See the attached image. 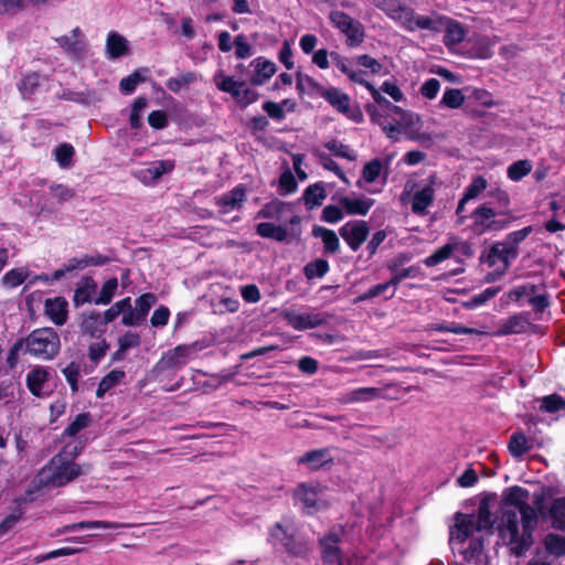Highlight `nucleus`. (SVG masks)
Returning <instances> with one entry per match:
<instances>
[{
  "label": "nucleus",
  "instance_id": "obj_20",
  "mask_svg": "<svg viewBox=\"0 0 565 565\" xmlns=\"http://www.w3.org/2000/svg\"><path fill=\"white\" fill-rule=\"evenodd\" d=\"M330 58L332 63L354 83H365L366 73L354 67V61L340 55L338 52H331Z\"/></svg>",
  "mask_w": 565,
  "mask_h": 565
},
{
  "label": "nucleus",
  "instance_id": "obj_54",
  "mask_svg": "<svg viewBox=\"0 0 565 565\" xmlns=\"http://www.w3.org/2000/svg\"><path fill=\"white\" fill-rule=\"evenodd\" d=\"M540 403V409L547 413H555L561 409H565V399L556 394H552L541 399H537Z\"/></svg>",
  "mask_w": 565,
  "mask_h": 565
},
{
  "label": "nucleus",
  "instance_id": "obj_21",
  "mask_svg": "<svg viewBox=\"0 0 565 565\" xmlns=\"http://www.w3.org/2000/svg\"><path fill=\"white\" fill-rule=\"evenodd\" d=\"M81 330L84 334L99 338L106 331L105 320L98 311H90L82 316Z\"/></svg>",
  "mask_w": 565,
  "mask_h": 565
},
{
  "label": "nucleus",
  "instance_id": "obj_29",
  "mask_svg": "<svg viewBox=\"0 0 565 565\" xmlns=\"http://www.w3.org/2000/svg\"><path fill=\"white\" fill-rule=\"evenodd\" d=\"M254 74L249 78V83L254 85H263L266 81H268L276 72L275 63L265 60L263 57H258L253 62Z\"/></svg>",
  "mask_w": 565,
  "mask_h": 565
},
{
  "label": "nucleus",
  "instance_id": "obj_50",
  "mask_svg": "<svg viewBox=\"0 0 565 565\" xmlns=\"http://www.w3.org/2000/svg\"><path fill=\"white\" fill-rule=\"evenodd\" d=\"M87 267V262L85 260V255L82 257H74L68 259L61 268L56 269L53 273V279L60 280L66 274L81 270Z\"/></svg>",
  "mask_w": 565,
  "mask_h": 565
},
{
  "label": "nucleus",
  "instance_id": "obj_10",
  "mask_svg": "<svg viewBox=\"0 0 565 565\" xmlns=\"http://www.w3.org/2000/svg\"><path fill=\"white\" fill-rule=\"evenodd\" d=\"M394 21L406 31L414 32L416 30L437 31L444 19L437 15L416 14L413 9L404 6Z\"/></svg>",
  "mask_w": 565,
  "mask_h": 565
},
{
  "label": "nucleus",
  "instance_id": "obj_9",
  "mask_svg": "<svg viewBox=\"0 0 565 565\" xmlns=\"http://www.w3.org/2000/svg\"><path fill=\"white\" fill-rule=\"evenodd\" d=\"M295 500L309 514L327 508L329 502L323 488L307 483L299 484L296 488Z\"/></svg>",
  "mask_w": 565,
  "mask_h": 565
},
{
  "label": "nucleus",
  "instance_id": "obj_5",
  "mask_svg": "<svg viewBox=\"0 0 565 565\" xmlns=\"http://www.w3.org/2000/svg\"><path fill=\"white\" fill-rule=\"evenodd\" d=\"M26 351L40 359L54 358L61 347L60 337L52 328H42L32 331L24 342Z\"/></svg>",
  "mask_w": 565,
  "mask_h": 565
},
{
  "label": "nucleus",
  "instance_id": "obj_38",
  "mask_svg": "<svg viewBox=\"0 0 565 565\" xmlns=\"http://www.w3.org/2000/svg\"><path fill=\"white\" fill-rule=\"evenodd\" d=\"M545 552L554 557L565 556V536L556 533H548L543 539Z\"/></svg>",
  "mask_w": 565,
  "mask_h": 565
},
{
  "label": "nucleus",
  "instance_id": "obj_57",
  "mask_svg": "<svg viewBox=\"0 0 565 565\" xmlns=\"http://www.w3.org/2000/svg\"><path fill=\"white\" fill-rule=\"evenodd\" d=\"M329 270V264L324 259H316L306 265L305 275L308 279L321 278Z\"/></svg>",
  "mask_w": 565,
  "mask_h": 565
},
{
  "label": "nucleus",
  "instance_id": "obj_51",
  "mask_svg": "<svg viewBox=\"0 0 565 565\" xmlns=\"http://www.w3.org/2000/svg\"><path fill=\"white\" fill-rule=\"evenodd\" d=\"M530 160H519L509 166L507 170L508 178L512 181H520L532 171Z\"/></svg>",
  "mask_w": 565,
  "mask_h": 565
},
{
  "label": "nucleus",
  "instance_id": "obj_11",
  "mask_svg": "<svg viewBox=\"0 0 565 565\" xmlns=\"http://www.w3.org/2000/svg\"><path fill=\"white\" fill-rule=\"evenodd\" d=\"M529 491L522 487H511L504 490L501 500V513L514 510L523 518L537 516L536 511L529 504Z\"/></svg>",
  "mask_w": 565,
  "mask_h": 565
},
{
  "label": "nucleus",
  "instance_id": "obj_49",
  "mask_svg": "<svg viewBox=\"0 0 565 565\" xmlns=\"http://www.w3.org/2000/svg\"><path fill=\"white\" fill-rule=\"evenodd\" d=\"M47 375L49 373L44 369H34L28 374V386L34 395H41L43 385L47 381Z\"/></svg>",
  "mask_w": 565,
  "mask_h": 565
},
{
  "label": "nucleus",
  "instance_id": "obj_30",
  "mask_svg": "<svg viewBox=\"0 0 565 565\" xmlns=\"http://www.w3.org/2000/svg\"><path fill=\"white\" fill-rule=\"evenodd\" d=\"M366 109H367L369 114L371 115L372 120L377 122L382 127L383 131L390 138H395L396 135H398L401 132L403 126H411L415 121L418 120V117L416 116L413 119V121L409 124L408 120H403L401 118V116L397 115L398 116V120L395 124H388V122H386V121L381 119V116L377 114V110L375 109V107L367 106Z\"/></svg>",
  "mask_w": 565,
  "mask_h": 565
},
{
  "label": "nucleus",
  "instance_id": "obj_27",
  "mask_svg": "<svg viewBox=\"0 0 565 565\" xmlns=\"http://www.w3.org/2000/svg\"><path fill=\"white\" fill-rule=\"evenodd\" d=\"M45 313L57 326H62L67 319V302L61 297L46 299Z\"/></svg>",
  "mask_w": 565,
  "mask_h": 565
},
{
  "label": "nucleus",
  "instance_id": "obj_31",
  "mask_svg": "<svg viewBox=\"0 0 565 565\" xmlns=\"http://www.w3.org/2000/svg\"><path fill=\"white\" fill-rule=\"evenodd\" d=\"M331 461L332 456L328 449L312 450L298 459V462L303 465L309 470L320 469Z\"/></svg>",
  "mask_w": 565,
  "mask_h": 565
},
{
  "label": "nucleus",
  "instance_id": "obj_56",
  "mask_svg": "<svg viewBox=\"0 0 565 565\" xmlns=\"http://www.w3.org/2000/svg\"><path fill=\"white\" fill-rule=\"evenodd\" d=\"M288 209L287 204L279 202V201H273L268 204H266L260 212L258 213L259 216L265 218H273L280 221L281 214Z\"/></svg>",
  "mask_w": 565,
  "mask_h": 565
},
{
  "label": "nucleus",
  "instance_id": "obj_61",
  "mask_svg": "<svg viewBox=\"0 0 565 565\" xmlns=\"http://www.w3.org/2000/svg\"><path fill=\"white\" fill-rule=\"evenodd\" d=\"M244 196H245L244 189L238 186L235 190H233L232 192H230L228 194L223 195L221 201L225 207L233 210L235 207L242 206Z\"/></svg>",
  "mask_w": 565,
  "mask_h": 565
},
{
  "label": "nucleus",
  "instance_id": "obj_34",
  "mask_svg": "<svg viewBox=\"0 0 565 565\" xmlns=\"http://www.w3.org/2000/svg\"><path fill=\"white\" fill-rule=\"evenodd\" d=\"M380 396V390L375 387H360L341 395L340 402L343 404L369 402Z\"/></svg>",
  "mask_w": 565,
  "mask_h": 565
},
{
  "label": "nucleus",
  "instance_id": "obj_35",
  "mask_svg": "<svg viewBox=\"0 0 565 565\" xmlns=\"http://www.w3.org/2000/svg\"><path fill=\"white\" fill-rule=\"evenodd\" d=\"M487 180L483 177H476L471 183L466 188L465 193L459 201L457 207V214H461L463 212L465 205L472 199L479 196L487 189Z\"/></svg>",
  "mask_w": 565,
  "mask_h": 565
},
{
  "label": "nucleus",
  "instance_id": "obj_4",
  "mask_svg": "<svg viewBox=\"0 0 565 565\" xmlns=\"http://www.w3.org/2000/svg\"><path fill=\"white\" fill-rule=\"evenodd\" d=\"M84 472L85 470L75 462L56 456L42 469L40 478L45 486L57 488L67 484Z\"/></svg>",
  "mask_w": 565,
  "mask_h": 565
},
{
  "label": "nucleus",
  "instance_id": "obj_17",
  "mask_svg": "<svg viewBox=\"0 0 565 565\" xmlns=\"http://www.w3.org/2000/svg\"><path fill=\"white\" fill-rule=\"evenodd\" d=\"M339 233L348 246L356 252L366 241L370 227L365 221H349L341 226Z\"/></svg>",
  "mask_w": 565,
  "mask_h": 565
},
{
  "label": "nucleus",
  "instance_id": "obj_13",
  "mask_svg": "<svg viewBox=\"0 0 565 565\" xmlns=\"http://www.w3.org/2000/svg\"><path fill=\"white\" fill-rule=\"evenodd\" d=\"M195 352V345L182 344L167 351L156 365L159 373L178 371L185 366Z\"/></svg>",
  "mask_w": 565,
  "mask_h": 565
},
{
  "label": "nucleus",
  "instance_id": "obj_22",
  "mask_svg": "<svg viewBox=\"0 0 565 565\" xmlns=\"http://www.w3.org/2000/svg\"><path fill=\"white\" fill-rule=\"evenodd\" d=\"M361 85L365 86V88L370 92L374 102L381 107L392 111L396 115H399L403 120H408L411 124L413 119L416 117L414 113L403 110L401 107L393 105L390 100H387L379 89H376L370 82L365 79V83H361Z\"/></svg>",
  "mask_w": 565,
  "mask_h": 565
},
{
  "label": "nucleus",
  "instance_id": "obj_62",
  "mask_svg": "<svg viewBox=\"0 0 565 565\" xmlns=\"http://www.w3.org/2000/svg\"><path fill=\"white\" fill-rule=\"evenodd\" d=\"M74 148L70 143L60 145L54 151L56 161L63 168L68 167L71 164V160L74 156Z\"/></svg>",
  "mask_w": 565,
  "mask_h": 565
},
{
  "label": "nucleus",
  "instance_id": "obj_2",
  "mask_svg": "<svg viewBox=\"0 0 565 565\" xmlns=\"http://www.w3.org/2000/svg\"><path fill=\"white\" fill-rule=\"evenodd\" d=\"M536 524L537 516L523 518L514 510H507L505 513H501L497 527L499 540L519 556L532 545V534Z\"/></svg>",
  "mask_w": 565,
  "mask_h": 565
},
{
  "label": "nucleus",
  "instance_id": "obj_28",
  "mask_svg": "<svg viewBox=\"0 0 565 565\" xmlns=\"http://www.w3.org/2000/svg\"><path fill=\"white\" fill-rule=\"evenodd\" d=\"M128 50V41L121 34L115 31L108 33L105 51L109 58H119L126 55Z\"/></svg>",
  "mask_w": 565,
  "mask_h": 565
},
{
  "label": "nucleus",
  "instance_id": "obj_16",
  "mask_svg": "<svg viewBox=\"0 0 565 565\" xmlns=\"http://www.w3.org/2000/svg\"><path fill=\"white\" fill-rule=\"evenodd\" d=\"M284 317L287 323L298 331L317 328L328 320L327 315L315 310L306 312L287 310Z\"/></svg>",
  "mask_w": 565,
  "mask_h": 565
},
{
  "label": "nucleus",
  "instance_id": "obj_43",
  "mask_svg": "<svg viewBox=\"0 0 565 565\" xmlns=\"http://www.w3.org/2000/svg\"><path fill=\"white\" fill-rule=\"evenodd\" d=\"M96 282L92 278H86L83 286L78 287L74 294V305L79 307L92 301V297L96 291Z\"/></svg>",
  "mask_w": 565,
  "mask_h": 565
},
{
  "label": "nucleus",
  "instance_id": "obj_46",
  "mask_svg": "<svg viewBox=\"0 0 565 565\" xmlns=\"http://www.w3.org/2000/svg\"><path fill=\"white\" fill-rule=\"evenodd\" d=\"M388 268L394 273L393 277L391 278V282L393 284V290L391 291L390 297L394 296L397 285L403 279L408 278V277L415 278L419 274V268L416 266H411L408 268L397 270V263H395V262L388 264Z\"/></svg>",
  "mask_w": 565,
  "mask_h": 565
},
{
  "label": "nucleus",
  "instance_id": "obj_64",
  "mask_svg": "<svg viewBox=\"0 0 565 565\" xmlns=\"http://www.w3.org/2000/svg\"><path fill=\"white\" fill-rule=\"evenodd\" d=\"M376 7L383 10L392 20H395L404 6L397 0H376Z\"/></svg>",
  "mask_w": 565,
  "mask_h": 565
},
{
  "label": "nucleus",
  "instance_id": "obj_44",
  "mask_svg": "<svg viewBox=\"0 0 565 565\" xmlns=\"http://www.w3.org/2000/svg\"><path fill=\"white\" fill-rule=\"evenodd\" d=\"M125 377V372L120 370H113L107 375H105L99 382L98 388L96 391V396L98 398L104 397V395L114 386L119 384Z\"/></svg>",
  "mask_w": 565,
  "mask_h": 565
},
{
  "label": "nucleus",
  "instance_id": "obj_26",
  "mask_svg": "<svg viewBox=\"0 0 565 565\" xmlns=\"http://www.w3.org/2000/svg\"><path fill=\"white\" fill-rule=\"evenodd\" d=\"M220 89L230 93L243 107L247 105V86L244 82L235 81L233 77H224L217 83Z\"/></svg>",
  "mask_w": 565,
  "mask_h": 565
},
{
  "label": "nucleus",
  "instance_id": "obj_33",
  "mask_svg": "<svg viewBox=\"0 0 565 565\" xmlns=\"http://www.w3.org/2000/svg\"><path fill=\"white\" fill-rule=\"evenodd\" d=\"M81 30L75 28L71 35H63L58 38L56 41L64 49L65 52L73 56H81L84 53V43L81 39Z\"/></svg>",
  "mask_w": 565,
  "mask_h": 565
},
{
  "label": "nucleus",
  "instance_id": "obj_14",
  "mask_svg": "<svg viewBox=\"0 0 565 565\" xmlns=\"http://www.w3.org/2000/svg\"><path fill=\"white\" fill-rule=\"evenodd\" d=\"M321 96L339 113L349 119L360 122L363 118L359 108L351 105L348 94L337 87L321 88Z\"/></svg>",
  "mask_w": 565,
  "mask_h": 565
},
{
  "label": "nucleus",
  "instance_id": "obj_8",
  "mask_svg": "<svg viewBox=\"0 0 565 565\" xmlns=\"http://www.w3.org/2000/svg\"><path fill=\"white\" fill-rule=\"evenodd\" d=\"M508 212L494 210L488 203H483L472 213V230L479 235L502 231L509 224L507 220L502 218Z\"/></svg>",
  "mask_w": 565,
  "mask_h": 565
},
{
  "label": "nucleus",
  "instance_id": "obj_25",
  "mask_svg": "<svg viewBox=\"0 0 565 565\" xmlns=\"http://www.w3.org/2000/svg\"><path fill=\"white\" fill-rule=\"evenodd\" d=\"M529 327V321L523 315H513L499 322L494 335L518 334L524 332Z\"/></svg>",
  "mask_w": 565,
  "mask_h": 565
},
{
  "label": "nucleus",
  "instance_id": "obj_12",
  "mask_svg": "<svg viewBox=\"0 0 565 565\" xmlns=\"http://www.w3.org/2000/svg\"><path fill=\"white\" fill-rule=\"evenodd\" d=\"M387 174L381 160L373 159L362 169L361 178L358 180V186L366 189L371 193H379L386 184Z\"/></svg>",
  "mask_w": 565,
  "mask_h": 565
},
{
  "label": "nucleus",
  "instance_id": "obj_36",
  "mask_svg": "<svg viewBox=\"0 0 565 565\" xmlns=\"http://www.w3.org/2000/svg\"><path fill=\"white\" fill-rule=\"evenodd\" d=\"M312 235L322 241L326 253L335 254L339 252L340 242L334 231L322 226H315Z\"/></svg>",
  "mask_w": 565,
  "mask_h": 565
},
{
  "label": "nucleus",
  "instance_id": "obj_42",
  "mask_svg": "<svg viewBox=\"0 0 565 565\" xmlns=\"http://www.w3.org/2000/svg\"><path fill=\"white\" fill-rule=\"evenodd\" d=\"M257 233L262 237L273 238L282 242L287 237V230L281 225H275L270 222L259 223L257 225Z\"/></svg>",
  "mask_w": 565,
  "mask_h": 565
},
{
  "label": "nucleus",
  "instance_id": "obj_1",
  "mask_svg": "<svg viewBox=\"0 0 565 565\" xmlns=\"http://www.w3.org/2000/svg\"><path fill=\"white\" fill-rule=\"evenodd\" d=\"M492 524V513L487 501L480 503L476 514L455 515L449 543L458 565H488L483 537Z\"/></svg>",
  "mask_w": 565,
  "mask_h": 565
},
{
  "label": "nucleus",
  "instance_id": "obj_32",
  "mask_svg": "<svg viewBox=\"0 0 565 565\" xmlns=\"http://www.w3.org/2000/svg\"><path fill=\"white\" fill-rule=\"evenodd\" d=\"M516 254L518 250L504 241L491 247L488 260L490 265L494 264L497 260H500L502 263L503 268L505 269L509 265L510 259L515 258Z\"/></svg>",
  "mask_w": 565,
  "mask_h": 565
},
{
  "label": "nucleus",
  "instance_id": "obj_18",
  "mask_svg": "<svg viewBox=\"0 0 565 565\" xmlns=\"http://www.w3.org/2000/svg\"><path fill=\"white\" fill-rule=\"evenodd\" d=\"M156 301L157 297L153 294H143L136 299L135 308L122 316L121 323L124 326L141 324L146 320L149 310L156 303Z\"/></svg>",
  "mask_w": 565,
  "mask_h": 565
},
{
  "label": "nucleus",
  "instance_id": "obj_39",
  "mask_svg": "<svg viewBox=\"0 0 565 565\" xmlns=\"http://www.w3.org/2000/svg\"><path fill=\"white\" fill-rule=\"evenodd\" d=\"M320 148L324 151L328 150L332 156L343 158L349 161H354L356 159V152L353 149L335 139L324 142Z\"/></svg>",
  "mask_w": 565,
  "mask_h": 565
},
{
  "label": "nucleus",
  "instance_id": "obj_19",
  "mask_svg": "<svg viewBox=\"0 0 565 565\" xmlns=\"http://www.w3.org/2000/svg\"><path fill=\"white\" fill-rule=\"evenodd\" d=\"M497 41L486 35H473L467 40L471 57L487 60L493 55Z\"/></svg>",
  "mask_w": 565,
  "mask_h": 565
},
{
  "label": "nucleus",
  "instance_id": "obj_58",
  "mask_svg": "<svg viewBox=\"0 0 565 565\" xmlns=\"http://www.w3.org/2000/svg\"><path fill=\"white\" fill-rule=\"evenodd\" d=\"M26 277L28 270L25 268H14L2 277V284L8 288H14L20 286Z\"/></svg>",
  "mask_w": 565,
  "mask_h": 565
},
{
  "label": "nucleus",
  "instance_id": "obj_7",
  "mask_svg": "<svg viewBox=\"0 0 565 565\" xmlns=\"http://www.w3.org/2000/svg\"><path fill=\"white\" fill-rule=\"evenodd\" d=\"M344 531L342 527L332 529L327 535L320 539L322 561L327 565H367L361 558H343L340 544L343 543Z\"/></svg>",
  "mask_w": 565,
  "mask_h": 565
},
{
  "label": "nucleus",
  "instance_id": "obj_41",
  "mask_svg": "<svg viewBox=\"0 0 565 565\" xmlns=\"http://www.w3.org/2000/svg\"><path fill=\"white\" fill-rule=\"evenodd\" d=\"M548 515L555 529L565 531V498L553 500Z\"/></svg>",
  "mask_w": 565,
  "mask_h": 565
},
{
  "label": "nucleus",
  "instance_id": "obj_52",
  "mask_svg": "<svg viewBox=\"0 0 565 565\" xmlns=\"http://www.w3.org/2000/svg\"><path fill=\"white\" fill-rule=\"evenodd\" d=\"M488 195L492 198V201L487 202L490 206L493 205L494 210L508 212L507 210L510 204V198L504 190L495 188L490 190Z\"/></svg>",
  "mask_w": 565,
  "mask_h": 565
},
{
  "label": "nucleus",
  "instance_id": "obj_48",
  "mask_svg": "<svg viewBox=\"0 0 565 565\" xmlns=\"http://www.w3.org/2000/svg\"><path fill=\"white\" fill-rule=\"evenodd\" d=\"M49 0H0V14L15 13L25 9L26 3L40 6Z\"/></svg>",
  "mask_w": 565,
  "mask_h": 565
},
{
  "label": "nucleus",
  "instance_id": "obj_6",
  "mask_svg": "<svg viewBox=\"0 0 565 565\" xmlns=\"http://www.w3.org/2000/svg\"><path fill=\"white\" fill-rule=\"evenodd\" d=\"M269 539L275 546L280 545L294 555H302L308 551V543L298 535L295 523L287 519L271 527Z\"/></svg>",
  "mask_w": 565,
  "mask_h": 565
},
{
  "label": "nucleus",
  "instance_id": "obj_23",
  "mask_svg": "<svg viewBox=\"0 0 565 565\" xmlns=\"http://www.w3.org/2000/svg\"><path fill=\"white\" fill-rule=\"evenodd\" d=\"M296 102L290 98H286L280 103L266 100L263 103V110L268 115L269 118L281 121L285 119L287 113H292L296 109Z\"/></svg>",
  "mask_w": 565,
  "mask_h": 565
},
{
  "label": "nucleus",
  "instance_id": "obj_60",
  "mask_svg": "<svg viewBox=\"0 0 565 565\" xmlns=\"http://www.w3.org/2000/svg\"><path fill=\"white\" fill-rule=\"evenodd\" d=\"M326 198L324 189L321 185L315 184L307 188L305 192V201L309 206L320 205Z\"/></svg>",
  "mask_w": 565,
  "mask_h": 565
},
{
  "label": "nucleus",
  "instance_id": "obj_59",
  "mask_svg": "<svg viewBox=\"0 0 565 565\" xmlns=\"http://www.w3.org/2000/svg\"><path fill=\"white\" fill-rule=\"evenodd\" d=\"M90 423V415L88 413L78 414L74 420L65 428L64 435L73 437L82 429L86 428Z\"/></svg>",
  "mask_w": 565,
  "mask_h": 565
},
{
  "label": "nucleus",
  "instance_id": "obj_63",
  "mask_svg": "<svg viewBox=\"0 0 565 565\" xmlns=\"http://www.w3.org/2000/svg\"><path fill=\"white\" fill-rule=\"evenodd\" d=\"M195 78L193 73L182 74L178 77L169 78L167 81V87L173 93H179L183 86L193 83Z\"/></svg>",
  "mask_w": 565,
  "mask_h": 565
},
{
  "label": "nucleus",
  "instance_id": "obj_15",
  "mask_svg": "<svg viewBox=\"0 0 565 565\" xmlns=\"http://www.w3.org/2000/svg\"><path fill=\"white\" fill-rule=\"evenodd\" d=\"M329 18L332 24L347 35L349 46L354 47L363 42L364 31L360 22L342 11H332Z\"/></svg>",
  "mask_w": 565,
  "mask_h": 565
},
{
  "label": "nucleus",
  "instance_id": "obj_55",
  "mask_svg": "<svg viewBox=\"0 0 565 565\" xmlns=\"http://www.w3.org/2000/svg\"><path fill=\"white\" fill-rule=\"evenodd\" d=\"M463 102L465 96L460 89L447 88L443 95L440 104L448 108L456 109L459 108Z\"/></svg>",
  "mask_w": 565,
  "mask_h": 565
},
{
  "label": "nucleus",
  "instance_id": "obj_37",
  "mask_svg": "<svg viewBox=\"0 0 565 565\" xmlns=\"http://www.w3.org/2000/svg\"><path fill=\"white\" fill-rule=\"evenodd\" d=\"M458 245L459 243L457 239H451L449 243L445 244L436 252H434L430 256L426 257L423 260V263L427 267L437 266L445 262L446 259H449L452 256L454 252L457 249Z\"/></svg>",
  "mask_w": 565,
  "mask_h": 565
},
{
  "label": "nucleus",
  "instance_id": "obj_3",
  "mask_svg": "<svg viewBox=\"0 0 565 565\" xmlns=\"http://www.w3.org/2000/svg\"><path fill=\"white\" fill-rule=\"evenodd\" d=\"M435 192L436 178L431 175L418 182H407L402 194V201H409L412 212L424 216L428 213V209L434 202Z\"/></svg>",
  "mask_w": 565,
  "mask_h": 565
},
{
  "label": "nucleus",
  "instance_id": "obj_47",
  "mask_svg": "<svg viewBox=\"0 0 565 565\" xmlns=\"http://www.w3.org/2000/svg\"><path fill=\"white\" fill-rule=\"evenodd\" d=\"M446 34H445V44L456 45L460 43L465 38V30L462 25L452 20H445Z\"/></svg>",
  "mask_w": 565,
  "mask_h": 565
},
{
  "label": "nucleus",
  "instance_id": "obj_40",
  "mask_svg": "<svg viewBox=\"0 0 565 565\" xmlns=\"http://www.w3.org/2000/svg\"><path fill=\"white\" fill-rule=\"evenodd\" d=\"M315 154L319 161V163L327 170L333 172L341 181H343L345 184H349V180L345 175V173L341 170V168L338 166V163L332 160L331 156L324 151L321 148H317L315 150Z\"/></svg>",
  "mask_w": 565,
  "mask_h": 565
},
{
  "label": "nucleus",
  "instance_id": "obj_45",
  "mask_svg": "<svg viewBox=\"0 0 565 565\" xmlns=\"http://www.w3.org/2000/svg\"><path fill=\"white\" fill-rule=\"evenodd\" d=\"M531 443L522 433L513 434L509 443V451L515 458L522 457L531 450Z\"/></svg>",
  "mask_w": 565,
  "mask_h": 565
},
{
  "label": "nucleus",
  "instance_id": "obj_24",
  "mask_svg": "<svg viewBox=\"0 0 565 565\" xmlns=\"http://www.w3.org/2000/svg\"><path fill=\"white\" fill-rule=\"evenodd\" d=\"M343 212L349 215H366L373 205V200L364 198L342 196L339 200Z\"/></svg>",
  "mask_w": 565,
  "mask_h": 565
},
{
  "label": "nucleus",
  "instance_id": "obj_53",
  "mask_svg": "<svg viewBox=\"0 0 565 565\" xmlns=\"http://www.w3.org/2000/svg\"><path fill=\"white\" fill-rule=\"evenodd\" d=\"M118 288L117 278L108 279L100 288L98 297L94 300L96 305H107L111 301Z\"/></svg>",
  "mask_w": 565,
  "mask_h": 565
}]
</instances>
